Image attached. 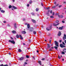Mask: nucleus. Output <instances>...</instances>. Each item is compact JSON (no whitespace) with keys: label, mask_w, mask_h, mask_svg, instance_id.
Segmentation results:
<instances>
[{"label":"nucleus","mask_w":66,"mask_h":66,"mask_svg":"<svg viewBox=\"0 0 66 66\" xmlns=\"http://www.w3.org/2000/svg\"><path fill=\"white\" fill-rule=\"evenodd\" d=\"M45 58H43L42 59V60H45Z\"/></svg>","instance_id":"nucleus-46"},{"label":"nucleus","mask_w":66,"mask_h":66,"mask_svg":"<svg viewBox=\"0 0 66 66\" xmlns=\"http://www.w3.org/2000/svg\"><path fill=\"white\" fill-rule=\"evenodd\" d=\"M59 8H60V7H62V5L59 6Z\"/></svg>","instance_id":"nucleus-36"},{"label":"nucleus","mask_w":66,"mask_h":66,"mask_svg":"<svg viewBox=\"0 0 66 66\" xmlns=\"http://www.w3.org/2000/svg\"><path fill=\"white\" fill-rule=\"evenodd\" d=\"M26 57L27 58H29V56H26Z\"/></svg>","instance_id":"nucleus-37"},{"label":"nucleus","mask_w":66,"mask_h":66,"mask_svg":"<svg viewBox=\"0 0 66 66\" xmlns=\"http://www.w3.org/2000/svg\"><path fill=\"white\" fill-rule=\"evenodd\" d=\"M12 33H13V34H15V33H16V31L14 30H13L12 31Z\"/></svg>","instance_id":"nucleus-15"},{"label":"nucleus","mask_w":66,"mask_h":66,"mask_svg":"<svg viewBox=\"0 0 66 66\" xmlns=\"http://www.w3.org/2000/svg\"><path fill=\"white\" fill-rule=\"evenodd\" d=\"M52 27V25H51V26H50V27H48L46 28V30L47 31H49L51 29V28Z\"/></svg>","instance_id":"nucleus-1"},{"label":"nucleus","mask_w":66,"mask_h":66,"mask_svg":"<svg viewBox=\"0 0 66 66\" xmlns=\"http://www.w3.org/2000/svg\"><path fill=\"white\" fill-rule=\"evenodd\" d=\"M3 22H4V23H6V21H3Z\"/></svg>","instance_id":"nucleus-44"},{"label":"nucleus","mask_w":66,"mask_h":66,"mask_svg":"<svg viewBox=\"0 0 66 66\" xmlns=\"http://www.w3.org/2000/svg\"><path fill=\"white\" fill-rule=\"evenodd\" d=\"M29 42H30V43H31V40H30V39H29Z\"/></svg>","instance_id":"nucleus-50"},{"label":"nucleus","mask_w":66,"mask_h":66,"mask_svg":"<svg viewBox=\"0 0 66 66\" xmlns=\"http://www.w3.org/2000/svg\"><path fill=\"white\" fill-rule=\"evenodd\" d=\"M36 11L37 12H38V8H36Z\"/></svg>","instance_id":"nucleus-28"},{"label":"nucleus","mask_w":66,"mask_h":66,"mask_svg":"<svg viewBox=\"0 0 66 66\" xmlns=\"http://www.w3.org/2000/svg\"><path fill=\"white\" fill-rule=\"evenodd\" d=\"M51 40H50V44H51Z\"/></svg>","instance_id":"nucleus-51"},{"label":"nucleus","mask_w":66,"mask_h":66,"mask_svg":"<svg viewBox=\"0 0 66 66\" xmlns=\"http://www.w3.org/2000/svg\"><path fill=\"white\" fill-rule=\"evenodd\" d=\"M47 48H50V44H47Z\"/></svg>","instance_id":"nucleus-12"},{"label":"nucleus","mask_w":66,"mask_h":66,"mask_svg":"<svg viewBox=\"0 0 66 66\" xmlns=\"http://www.w3.org/2000/svg\"><path fill=\"white\" fill-rule=\"evenodd\" d=\"M27 6L29 7V4H28L27 5Z\"/></svg>","instance_id":"nucleus-52"},{"label":"nucleus","mask_w":66,"mask_h":66,"mask_svg":"<svg viewBox=\"0 0 66 66\" xmlns=\"http://www.w3.org/2000/svg\"><path fill=\"white\" fill-rule=\"evenodd\" d=\"M64 43H65V44H66V40H65Z\"/></svg>","instance_id":"nucleus-58"},{"label":"nucleus","mask_w":66,"mask_h":66,"mask_svg":"<svg viewBox=\"0 0 66 66\" xmlns=\"http://www.w3.org/2000/svg\"><path fill=\"white\" fill-rule=\"evenodd\" d=\"M54 4H56V2H54Z\"/></svg>","instance_id":"nucleus-39"},{"label":"nucleus","mask_w":66,"mask_h":66,"mask_svg":"<svg viewBox=\"0 0 66 66\" xmlns=\"http://www.w3.org/2000/svg\"><path fill=\"white\" fill-rule=\"evenodd\" d=\"M59 22V21L57 20V21H56L55 22L56 23H58V22Z\"/></svg>","instance_id":"nucleus-35"},{"label":"nucleus","mask_w":66,"mask_h":66,"mask_svg":"<svg viewBox=\"0 0 66 66\" xmlns=\"http://www.w3.org/2000/svg\"><path fill=\"white\" fill-rule=\"evenodd\" d=\"M62 54H65V53H64L63 52H62Z\"/></svg>","instance_id":"nucleus-33"},{"label":"nucleus","mask_w":66,"mask_h":66,"mask_svg":"<svg viewBox=\"0 0 66 66\" xmlns=\"http://www.w3.org/2000/svg\"><path fill=\"white\" fill-rule=\"evenodd\" d=\"M12 7V6H11V5H10L9 6V9H11V7Z\"/></svg>","instance_id":"nucleus-29"},{"label":"nucleus","mask_w":66,"mask_h":66,"mask_svg":"<svg viewBox=\"0 0 66 66\" xmlns=\"http://www.w3.org/2000/svg\"><path fill=\"white\" fill-rule=\"evenodd\" d=\"M25 20V19H23V21H24V20Z\"/></svg>","instance_id":"nucleus-63"},{"label":"nucleus","mask_w":66,"mask_h":66,"mask_svg":"<svg viewBox=\"0 0 66 66\" xmlns=\"http://www.w3.org/2000/svg\"><path fill=\"white\" fill-rule=\"evenodd\" d=\"M22 34H25L26 33V32L25 31H23L22 32Z\"/></svg>","instance_id":"nucleus-10"},{"label":"nucleus","mask_w":66,"mask_h":66,"mask_svg":"<svg viewBox=\"0 0 66 66\" xmlns=\"http://www.w3.org/2000/svg\"><path fill=\"white\" fill-rule=\"evenodd\" d=\"M59 42L60 43H61L62 42V40H59Z\"/></svg>","instance_id":"nucleus-45"},{"label":"nucleus","mask_w":66,"mask_h":66,"mask_svg":"<svg viewBox=\"0 0 66 66\" xmlns=\"http://www.w3.org/2000/svg\"><path fill=\"white\" fill-rule=\"evenodd\" d=\"M9 42H11L12 44H15V41H14L13 40H9Z\"/></svg>","instance_id":"nucleus-2"},{"label":"nucleus","mask_w":66,"mask_h":66,"mask_svg":"<svg viewBox=\"0 0 66 66\" xmlns=\"http://www.w3.org/2000/svg\"><path fill=\"white\" fill-rule=\"evenodd\" d=\"M46 9L47 10H49V9H50V7H48Z\"/></svg>","instance_id":"nucleus-38"},{"label":"nucleus","mask_w":66,"mask_h":66,"mask_svg":"<svg viewBox=\"0 0 66 66\" xmlns=\"http://www.w3.org/2000/svg\"><path fill=\"white\" fill-rule=\"evenodd\" d=\"M23 59H24V57H22L21 58H20L19 59V60L20 61H22V60H23Z\"/></svg>","instance_id":"nucleus-7"},{"label":"nucleus","mask_w":66,"mask_h":66,"mask_svg":"<svg viewBox=\"0 0 66 66\" xmlns=\"http://www.w3.org/2000/svg\"><path fill=\"white\" fill-rule=\"evenodd\" d=\"M18 51V52H21V50L20 49H19Z\"/></svg>","instance_id":"nucleus-24"},{"label":"nucleus","mask_w":66,"mask_h":66,"mask_svg":"<svg viewBox=\"0 0 66 66\" xmlns=\"http://www.w3.org/2000/svg\"><path fill=\"white\" fill-rule=\"evenodd\" d=\"M38 62L40 65H42V62L40 61H39Z\"/></svg>","instance_id":"nucleus-16"},{"label":"nucleus","mask_w":66,"mask_h":66,"mask_svg":"<svg viewBox=\"0 0 66 66\" xmlns=\"http://www.w3.org/2000/svg\"><path fill=\"white\" fill-rule=\"evenodd\" d=\"M63 40H65L66 39V35L65 34H64V36L63 37Z\"/></svg>","instance_id":"nucleus-5"},{"label":"nucleus","mask_w":66,"mask_h":66,"mask_svg":"<svg viewBox=\"0 0 66 66\" xmlns=\"http://www.w3.org/2000/svg\"><path fill=\"white\" fill-rule=\"evenodd\" d=\"M32 58H33V59H35V57H34V56H33V57H32Z\"/></svg>","instance_id":"nucleus-55"},{"label":"nucleus","mask_w":66,"mask_h":66,"mask_svg":"<svg viewBox=\"0 0 66 66\" xmlns=\"http://www.w3.org/2000/svg\"><path fill=\"white\" fill-rule=\"evenodd\" d=\"M63 3L65 4L66 3V2H64Z\"/></svg>","instance_id":"nucleus-60"},{"label":"nucleus","mask_w":66,"mask_h":66,"mask_svg":"<svg viewBox=\"0 0 66 66\" xmlns=\"http://www.w3.org/2000/svg\"><path fill=\"white\" fill-rule=\"evenodd\" d=\"M58 5H59V4H57L55 6H58Z\"/></svg>","instance_id":"nucleus-47"},{"label":"nucleus","mask_w":66,"mask_h":66,"mask_svg":"<svg viewBox=\"0 0 66 66\" xmlns=\"http://www.w3.org/2000/svg\"><path fill=\"white\" fill-rule=\"evenodd\" d=\"M52 11H51L50 12V13L51 14L52 13Z\"/></svg>","instance_id":"nucleus-57"},{"label":"nucleus","mask_w":66,"mask_h":66,"mask_svg":"<svg viewBox=\"0 0 66 66\" xmlns=\"http://www.w3.org/2000/svg\"><path fill=\"white\" fill-rule=\"evenodd\" d=\"M3 66H8V65H7V64H6L4 65Z\"/></svg>","instance_id":"nucleus-42"},{"label":"nucleus","mask_w":66,"mask_h":66,"mask_svg":"<svg viewBox=\"0 0 66 66\" xmlns=\"http://www.w3.org/2000/svg\"><path fill=\"white\" fill-rule=\"evenodd\" d=\"M62 44H63V45H65V43H64V42H62Z\"/></svg>","instance_id":"nucleus-40"},{"label":"nucleus","mask_w":66,"mask_h":66,"mask_svg":"<svg viewBox=\"0 0 66 66\" xmlns=\"http://www.w3.org/2000/svg\"><path fill=\"white\" fill-rule=\"evenodd\" d=\"M54 48L56 50V49H57V47L56 46H55L54 47Z\"/></svg>","instance_id":"nucleus-26"},{"label":"nucleus","mask_w":66,"mask_h":66,"mask_svg":"<svg viewBox=\"0 0 66 66\" xmlns=\"http://www.w3.org/2000/svg\"><path fill=\"white\" fill-rule=\"evenodd\" d=\"M32 21L33 22H34V23H35L36 22L35 21V20H33V19L32 20Z\"/></svg>","instance_id":"nucleus-21"},{"label":"nucleus","mask_w":66,"mask_h":66,"mask_svg":"<svg viewBox=\"0 0 66 66\" xmlns=\"http://www.w3.org/2000/svg\"><path fill=\"white\" fill-rule=\"evenodd\" d=\"M32 3V1L31 0H30V1H29V3L30 4H31V3Z\"/></svg>","instance_id":"nucleus-34"},{"label":"nucleus","mask_w":66,"mask_h":66,"mask_svg":"<svg viewBox=\"0 0 66 66\" xmlns=\"http://www.w3.org/2000/svg\"><path fill=\"white\" fill-rule=\"evenodd\" d=\"M55 45L57 47H59V45L58 44V43L56 41H55Z\"/></svg>","instance_id":"nucleus-3"},{"label":"nucleus","mask_w":66,"mask_h":66,"mask_svg":"<svg viewBox=\"0 0 66 66\" xmlns=\"http://www.w3.org/2000/svg\"><path fill=\"white\" fill-rule=\"evenodd\" d=\"M0 66H3V64H2Z\"/></svg>","instance_id":"nucleus-54"},{"label":"nucleus","mask_w":66,"mask_h":66,"mask_svg":"<svg viewBox=\"0 0 66 66\" xmlns=\"http://www.w3.org/2000/svg\"><path fill=\"white\" fill-rule=\"evenodd\" d=\"M60 18H63V16L62 15H61Z\"/></svg>","instance_id":"nucleus-32"},{"label":"nucleus","mask_w":66,"mask_h":66,"mask_svg":"<svg viewBox=\"0 0 66 66\" xmlns=\"http://www.w3.org/2000/svg\"><path fill=\"white\" fill-rule=\"evenodd\" d=\"M31 30H29V32H32L33 30V28H30Z\"/></svg>","instance_id":"nucleus-8"},{"label":"nucleus","mask_w":66,"mask_h":66,"mask_svg":"<svg viewBox=\"0 0 66 66\" xmlns=\"http://www.w3.org/2000/svg\"><path fill=\"white\" fill-rule=\"evenodd\" d=\"M41 5H42V6H43V3H41Z\"/></svg>","instance_id":"nucleus-62"},{"label":"nucleus","mask_w":66,"mask_h":66,"mask_svg":"<svg viewBox=\"0 0 66 66\" xmlns=\"http://www.w3.org/2000/svg\"><path fill=\"white\" fill-rule=\"evenodd\" d=\"M39 51H37V52L38 53Z\"/></svg>","instance_id":"nucleus-59"},{"label":"nucleus","mask_w":66,"mask_h":66,"mask_svg":"<svg viewBox=\"0 0 66 66\" xmlns=\"http://www.w3.org/2000/svg\"><path fill=\"white\" fill-rule=\"evenodd\" d=\"M53 48H54V47H51V48L52 49H53Z\"/></svg>","instance_id":"nucleus-64"},{"label":"nucleus","mask_w":66,"mask_h":66,"mask_svg":"<svg viewBox=\"0 0 66 66\" xmlns=\"http://www.w3.org/2000/svg\"><path fill=\"white\" fill-rule=\"evenodd\" d=\"M16 37L17 38H19V35L18 34H17L16 35Z\"/></svg>","instance_id":"nucleus-18"},{"label":"nucleus","mask_w":66,"mask_h":66,"mask_svg":"<svg viewBox=\"0 0 66 66\" xmlns=\"http://www.w3.org/2000/svg\"><path fill=\"white\" fill-rule=\"evenodd\" d=\"M9 55H11V54L10 53H9Z\"/></svg>","instance_id":"nucleus-61"},{"label":"nucleus","mask_w":66,"mask_h":66,"mask_svg":"<svg viewBox=\"0 0 66 66\" xmlns=\"http://www.w3.org/2000/svg\"><path fill=\"white\" fill-rule=\"evenodd\" d=\"M62 23H64V22H65L64 21H62Z\"/></svg>","instance_id":"nucleus-53"},{"label":"nucleus","mask_w":66,"mask_h":66,"mask_svg":"<svg viewBox=\"0 0 66 66\" xmlns=\"http://www.w3.org/2000/svg\"><path fill=\"white\" fill-rule=\"evenodd\" d=\"M54 15V12H53V13L52 15H53H53Z\"/></svg>","instance_id":"nucleus-43"},{"label":"nucleus","mask_w":66,"mask_h":66,"mask_svg":"<svg viewBox=\"0 0 66 66\" xmlns=\"http://www.w3.org/2000/svg\"><path fill=\"white\" fill-rule=\"evenodd\" d=\"M27 27H28V29H29V28H30V24H27Z\"/></svg>","instance_id":"nucleus-17"},{"label":"nucleus","mask_w":66,"mask_h":66,"mask_svg":"<svg viewBox=\"0 0 66 66\" xmlns=\"http://www.w3.org/2000/svg\"><path fill=\"white\" fill-rule=\"evenodd\" d=\"M1 11L2 13H4L5 12V11L3 10H1Z\"/></svg>","instance_id":"nucleus-20"},{"label":"nucleus","mask_w":66,"mask_h":66,"mask_svg":"<svg viewBox=\"0 0 66 66\" xmlns=\"http://www.w3.org/2000/svg\"><path fill=\"white\" fill-rule=\"evenodd\" d=\"M33 33L35 35V34H36V31H34Z\"/></svg>","instance_id":"nucleus-31"},{"label":"nucleus","mask_w":66,"mask_h":66,"mask_svg":"<svg viewBox=\"0 0 66 66\" xmlns=\"http://www.w3.org/2000/svg\"><path fill=\"white\" fill-rule=\"evenodd\" d=\"M31 14H32L33 16H34V15H35V13H31Z\"/></svg>","instance_id":"nucleus-23"},{"label":"nucleus","mask_w":66,"mask_h":66,"mask_svg":"<svg viewBox=\"0 0 66 66\" xmlns=\"http://www.w3.org/2000/svg\"><path fill=\"white\" fill-rule=\"evenodd\" d=\"M60 46L61 48H63L64 47H65V46L63 45L62 44H60Z\"/></svg>","instance_id":"nucleus-4"},{"label":"nucleus","mask_w":66,"mask_h":66,"mask_svg":"<svg viewBox=\"0 0 66 66\" xmlns=\"http://www.w3.org/2000/svg\"><path fill=\"white\" fill-rule=\"evenodd\" d=\"M62 34H61V32L59 31V34H58V36H60Z\"/></svg>","instance_id":"nucleus-6"},{"label":"nucleus","mask_w":66,"mask_h":66,"mask_svg":"<svg viewBox=\"0 0 66 66\" xmlns=\"http://www.w3.org/2000/svg\"><path fill=\"white\" fill-rule=\"evenodd\" d=\"M19 36H20V38L21 39H23V38L22 37V36H21V35H20Z\"/></svg>","instance_id":"nucleus-13"},{"label":"nucleus","mask_w":66,"mask_h":66,"mask_svg":"<svg viewBox=\"0 0 66 66\" xmlns=\"http://www.w3.org/2000/svg\"><path fill=\"white\" fill-rule=\"evenodd\" d=\"M14 27L15 28H17V27L16 26V23H15L14 24Z\"/></svg>","instance_id":"nucleus-11"},{"label":"nucleus","mask_w":66,"mask_h":66,"mask_svg":"<svg viewBox=\"0 0 66 66\" xmlns=\"http://www.w3.org/2000/svg\"><path fill=\"white\" fill-rule=\"evenodd\" d=\"M55 7H56V6H55L52 7V8L53 9H55Z\"/></svg>","instance_id":"nucleus-25"},{"label":"nucleus","mask_w":66,"mask_h":66,"mask_svg":"<svg viewBox=\"0 0 66 66\" xmlns=\"http://www.w3.org/2000/svg\"><path fill=\"white\" fill-rule=\"evenodd\" d=\"M24 64H27V63L26 62H25L24 63Z\"/></svg>","instance_id":"nucleus-56"},{"label":"nucleus","mask_w":66,"mask_h":66,"mask_svg":"<svg viewBox=\"0 0 66 66\" xmlns=\"http://www.w3.org/2000/svg\"><path fill=\"white\" fill-rule=\"evenodd\" d=\"M58 58H59V59H61V57L60 56H59V55Z\"/></svg>","instance_id":"nucleus-30"},{"label":"nucleus","mask_w":66,"mask_h":66,"mask_svg":"<svg viewBox=\"0 0 66 66\" xmlns=\"http://www.w3.org/2000/svg\"><path fill=\"white\" fill-rule=\"evenodd\" d=\"M12 7L14 9V10H16V9H17V7L14 6H12Z\"/></svg>","instance_id":"nucleus-14"},{"label":"nucleus","mask_w":66,"mask_h":66,"mask_svg":"<svg viewBox=\"0 0 66 66\" xmlns=\"http://www.w3.org/2000/svg\"><path fill=\"white\" fill-rule=\"evenodd\" d=\"M52 51V50H51V48H50V50H49V51Z\"/></svg>","instance_id":"nucleus-41"},{"label":"nucleus","mask_w":66,"mask_h":66,"mask_svg":"<svg viewBox=\"0 0 66 66\" xmlns=\"http://www.w3.org/2000/svg\"><path fill=\"white\" fill-rule=\"evenodd\" d=\"M58 24H59V23H58L57 24H56L55 23H53V25L54 26H58Z\"/></svg>","instance_id":"nucleus-9"},{"label":"nucleus","mask_w":66,"mask_h":66,"mask_svg":"<svg viewBox=\"0 0 66 66\" xmlns=\"http://www.w3.org/2000/svg\"><path fill=\"white\" fill-rule=\"evenodd\" d=\"M50 18H54V17L53 16H51L50 17Z\"/></svg>","instance_id":"nucleus-27"},{"label":"nucleus","mask_w":66,"mask_h":66,"mask_svg":"<svg viewBox=\"0 0 66 66\" xmlns=\"http://www.w3.org/2000/svg\"><path fill=\"white\" fill-rule=\"evenodd\" d=\"M59 15V13H57L56 14V15Z\"/></svg>","instance_id":"nucleus-48"},{"label":"nucleus","mask_w":66,"mask_h":66,"mask_svg":"<svg viewBox=\"0 0 66 66\" xmlns=\"http://www.w3.org/2000/svg\"><path fill=\"white\" fill-rule=\"evenodd\" d=\"M63 27H60L59 28V30H62V29H63Z\"/></svg>","instance_id":"nucleus-19"},{"label":"nucleus","mask_w":66,"mask_h":66,"mask_svg":"<svg viewBox=\"0 0 66 66\" xmlns=\"http://www.w3.org/2000/svg\"><path fill=\"white\" fill-rule=\"evenodd\" d=\"M58 16L59 17V18H60V15H58Z\"/></svg>","instance_id":"nucleus-49"},{"label":"nucleus","mask_w":66,"mask_h":66,"mask_svg":"<svg viewBox=\"0 0 66 66\" xmlns=\"http://www.w3.org/2000/svg\"><path fill=\"white\" fill-rule=\"evenodd\" d=\"M63 51H64V52H66V48H64L63 50Z\"/></svg>","instance_id":"nucleus-22"}]
</instances>
